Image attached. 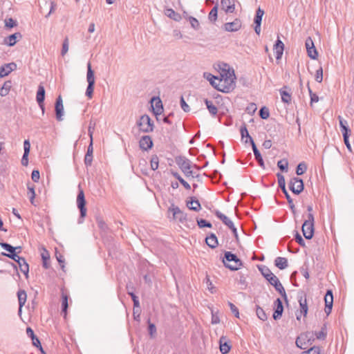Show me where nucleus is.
<instances>
[{"instance_id":"obj_1","label":"nucleus","mask_w":354,"mask_h":354,"mask_svg":"<svg viewBox=\"0 0 354 354\" xmlns=\"http://www.w3.org/2000/svg\"><path fill=\"white\" fill-rule=\"evenodd\" d=\"M223 262L225 266L231 270H238L243 265L241 260L231 252H225Z\"/></svg>"},{"instance_id":"obj_2","label":"nucleus","mask_w":354,"mask_h":354,"mask_svg":"<svg viewBox=\"0 0 354 354\" xmlns=\"http://www.w3.org/2000/svg\"><path fill=\"white\" fill-rule=\"evenodd\" d=\"M140 131L144 133H150L153 131L154 123L150 117L145 114L142 115L136 122Z\"/></svg>"},{"instance_id":"obj_3","label":"nucleus","mask_w":354,"mask_h":354,"mask_svg":"<svg viewBox=\"0 0 354 354\" xmlns=\"http://www.w3.org/2000/svg\"><path fill=\"white\" fill-rule=\"evenodd\" d=\"M302 232L306 239H310L314 234V216L312 213L308 214V219L302 225Z\"/></svg>"},{"instance_id":"obj_4","label":"nucleus","mask_w":354,"mask_h":354,"mask_svg":"<svg viewBox=\"0 0 354 354\" xmlns=\"http://www.w3.org/2000/svg\"><path fill=\"white\" fill-rule=\"evenodd\" d=\"M86 80L88 82V86L86 91V95L91 98L93 93L95 77L94 72L91 68V64L90 62L87 64Z\"/></svg>"},{"instance_id":"obj_5","label":"nucleus","mask_w":354,"mask_h":354,"mask_svg":"<svg viewBox=\"0 0 354 354\" xmlns=\"http://www.w3.org/2000/svg\"><path fill=\"white\" fill-rule=\"evenodd\" d=\"M297 298L299 304L300 311L299 313H296V317L297 320H300L301 315H303L304 317H306L308 308L307 304L306 296L303 292L299 293Z\"/></svg>"},{"instance_id":"obj_6","label":"nucleus","mask_w":354,"mask_h":354,"mask_svg":"<svg viewBox=\"0 0 354 354\" xmlns=\"http://www.w3.org/2000/svg\"><path fill=\"white\" fill-rule=\"evenodd\" d=\"M289 189L295 194H299L304 189V181L301 178L294 177L289 182Z\"/></svg>"},{"instance_id":"obj_7","label":"nucleus","mask_w":354,"mask_h":354,"mask_svg":"<svg viewBox=\"0 0 354 354\" xmlns=\"http://www.w3.org/2000/svg\"><path fill=\"white\" fill-rule=\"evenodd\" d=\"M215 215L216 216L217 218L221 219L222 222L228 227V228H230L232 230L235 239L238 241L239 236L237 229L234 226L233 222L227 216H226L225 214H223L218 210H216L215 212Z\"/></svg>"},{"instance_id":"obj_8","label":"nucleus","mask_w":354,"mask_h":354,"mask_svg":"<svg viewBox=\"0 0 354 354\" xmlns=\"http://www.w3.org/2000/svg\"><path fill=\"white\" fill-rule=\"evenodd\" d=\"M85 205L86 201L84 192L82 189H80L77 196V205L80 211V218L79 219V223H82V219H83L86 215V209L85 207Z\"/></svg>"},{"instance_id":"obj_9","label":"nucleus","mask_w":354,"mask_h":354,"mask_svg":"<svg viewBox=\"0 0 354 354\" xmlns=\"http://www.w3.org/2000/svg\"><path fill=\"white\" fill-rule=\"evenodd\" d=\"M222 77L224 84H225V87H223V89H224V91H231L232 90H233L236 86V76L234 71H232V73L228 71L227 73L225 74V77H223V75H222Z\"/></svg>"},{"instance_id":"obj_10","label":"nucleus","mask_w":354,"mask_h":354,"mask_svg":"<svg viewBox=\"0 0 354 354\" xmlns=\"http://www.w3.org/2000/svg\"><path fill=\"white\" fill-rule=\"evenodd\" d=\"M308 55L313 59H316L318 57V52L314 45L311 37H308L305 42Z\"/></svg>"},{"instance_id":"obj_11","label":"nucleus","mask_w":354,"mask_h":354,"mask_svg":"<svg viewBox=\"0 0 354 354\" xmlns=\"http://www.w3.org/2000/svg\"><path fill=\"white\" fill-rule=\"evenodd\" d=\"M175 161L181 171H184L186 169H189L192 167V162L185 156H177L175 158Z\"/></svg>"},{"instance_id":"obj_12","label":"nucleus","mask_w":354,"mask_h":354,"mask_svg":"<svg viewBox=\"0 0 354 354\" xmlns=\"http://www.w3.org/2000/svg\"><path fill=\"white\" fill-rule=\"evenodd\" d=\"M151 106L154 115H158L163 111V106L161 100L158 97H153L151 100Z\"/></svg>"},{"instance_id":"obj_13","label":"nucleus","mask_w":354,"mask_h":354,"mask_svg":"<svg viewBox=\"0 0 354 354\" xmlns=\"http://www.w3.org/2000/svg\"><path fill=\"white\" fill-rule=\"evenodd\" d=\"M153 145V140L149 136H142L139 141V146L143 151H148L151 149Z\"/></svg>"},{"instance_id":"obj_14","label":"nucleus","mask_w":354,"mask_h":354,"mask_svg":"<svg viewBox=\"0 0 354 354\" xmlns=\"http://www.w3.org/2000/svg\"><path fill=\"white\" fill-rule=\"evenodd\" d=\"M274 311L272 315L273 319L277 320L281 318L283 312V306L281 299L277 298L274 302Z\"/></svg>"},{"instance_id":"obj_15","label":"nucleus","mask_w":354,"mask_h":354,"mask_svg":"<svg viewBox=\"0 0 354 354\" xmlns=\"http://www.w3.org/2000/svg\"><path fill=\"white\" fill-rule=\"evenodd\" d=\"M45 99V89L42 85H39L38 86V90L37 92L36 100L37 103L39 104V107L41 109L42 113H44L45 108L44 104V101Z\"/></svg>"},{"instance_id":"obj_16","label":"nucleus","mask_w":354,"mask_h":354,"mask_svg":"<svg viewBox=\"0 0 354 354\" xmlns=\"http://www.w3.org/2000/svg\"><path fill=\"white\" fill-rule=\"evenodd\" d=\"M55 111L57 120L62 121L64 115V106L61 96H59L56 100Z\"/></svg>"},{"instance_id":"obj_17","label":"nucleus","mask_w":354,"mask_h":354,"mask_svg":"<svg viewBox=\"0 0 354 354\" xmlns=\"http://www.w3.org/2000/svg\"><path fill=\"white\" fill-rule=\"evenodd\" d=\"M89 135L91 138V142L88 147L87 152L84 157V163L87 166H90L92 163L93 160V136L92 133L91 132V130L89 129Z\"/></svg>"},{"instance_id":"obj_18","label":"nucleus","mask_w":354,"mask_h":354,"mask_svg":"<svg viewBox=\"0 0 354 354\" xmlns=\"http://www.w3.org/2000/svg\"><path fill=\"white\" fill-rule=\"evenodd\" d=\"M241 27V21L239 19H235L232 22L225 23L224 29L227 32H235L239 30Z\"/></svg>"},{"instance_id":"obj_19","label":"nucleus","mask_w":354,"mask_h":354,"mask_svg":"<svg viewBox=\"0 0 354 354\" xmlns=\"http://www.w3.org/2000/svg\"><path fill=\"white\" fill-rule=\"evenodd\" d=\"M17 65L14 62L6 64L0 68V77H3L9 75L12 71H15Z\"/></svg>"},{"instance_id":"obj_20","label":"nucleus","mask_w":354,"mask_h":354,"mask_svg":"<svg viewBox=\"0 0 354 354\" xmlns=\"http://www.w3.org/2000/svg\"><path fill=\"white\" fill-rule=\"evenodd\" d=\"M222 10L227 13H233L235 10L234 0H221Z\"/></svg>"},{"instance_id":"obj_21","label":"nucleus","mask_w":354,"mask_h":354,"mask_svg":"<svg viewBox=\"0 0 354 354\" xmlns=\"http://www.w3.org/2000/svg\"><path fill=\"white\" fill-rule=\"evenodd\" d=\"M169 210L172 212L174 218L178 219L180 222L186 220V214L178 207L172 205Z\"/></svg>"},{"instance_id":"obj_22","label":"nucleus","mask_w":354,"mask_h":354,"mask_svg":"<svg viewBox=\"0 0 354 354\" xmlns=\"http://www.w3.org/2000/svg\"><path fill=\"white\" fill-rule=\"evenodd\" d=\"M284 50V44L282 41L278 37L274 45V50L276 54V59H280L282 57L283 52Z\"/></svg>"},{"instance_id":"obj_23","label":"nucleus","mask_w":354,"mask_h":354,"mask_svg":"<svg viewBox=\"0 0 354 354\" xmlns=\"http://www.w3.org/2000/svg\"><path fill=\"white\" fill-rule=\"evenodd\" d=\"M30 144L28 140H25L24 142V153L21 159V164L24 166H27L28 163V156L30 152Z\"/></svg>"},{"instance_id":"obj_24","label":"nucleus","mask_w":354,"mask_h":354,"mask_svg":"<svg viewBox=\"0 0 354 354\" xmlns=\"http://www.w3.org/2000/svg\"><path fill=\"white\" fill-rule=\"evenodd\" d=\"M187 206L189 209L195 212H198L201 209L198 200L196 199L195 197H190V201H187Z\"/></svg>"},{"instance_id":"obj_25","label":"nucleus","mask_w":354,"mask_h":354,"mask_svg":"<svg viewBox=\"0 0 354 354\" xmlns=\"http://www.w3.org/2000/svg\"><path fill=\"white\" fill-rule=\"evenodd\" d=\"M252 151L254 152L255 160L258 162L259 166L262 168H265L264 162L263 160V158L261 156V154L259 149H257L254 142H252V145H251Z\"/></svg>"},{"instance_id":"obj_26","label":"nucleus","mask_w":354,"mask_h":354,"mask_svg":"<svg viewBox=\"0 0 354 354\" xmlns=\"http://www.w3.org/2000/svg\"><path fill=\"white\" fill-rule=\"evenodd\" d=\"M205 242L206 244L212 249L216 248L218 245L217 237L213 233H211L205 238Z\"/></svg>"},{"instance_id":"obj_27","label":"nucleus","mask_w":354,"mask_h":354,"mask_svg":"<svg viewBox=\"0 0 354 354\" xmlns=\"http://www.w3.org/2000/svg\"><path fill=\"white\" fill-rule=\"evenodd\" d=\"M274 265L280 270L286 269L288 266V260L285 257H278L274 260Z\"/></svg>"},{"instance_id":"obj_28","label":"nucleus","mask_w":354,"mask_h":354,"mask_svg":"<svg viewBox=\"0 0 354 354\" xmlns=\"http://www.w3.org/2000/svg\"><path fill=\"white\" fill-rule=\"evenodd\" d=\"M240 133H241L242 139H243L244 138H246V140H245V143H248V142L249 140L250 143L251 145H252V142H254V140H253L252 138L250 136V135L249 134L248 131L246 127V125L245 124L241 127Z\"/></svg>"},{"instance_id":"obj_29","label":"nucleus","mask_w":354,"mask_h":354,"mask_svg":"<svg viewBox=\"0 0 354 354\" xmlns=\"http://www.w3.org/2000/svg\"><path fill=\"white\" fill-rule=\"evenodd\" d=\"M17 297L19 305V313H20L21 312V308L26 301L27 295L24 290H19L17 292Z\"/></svg>"},{"instance_id":"obj_30","label":"nucleus","mask_w":354,"mask_h":354,"mask_svg":"<svg viewBox=\"0 0 354 354\" xmlns=\"http://www.w3.org/2000/svg\"><path fill=\"white\" fill-rule=\"evenodd\" d=\"M20 270L26 275V278L28 277V274L29 271V266L27 263L26 261L24 258H21L18 262H17Z\"/></svg>"},{"instance_id":"obj_31","label":"nucleus","mask_w":354,"mask_h":354,"mask_svg":"<svg viewBox=\"0 0 354 354\" xmlns=\"http://www.w3.org/2000/svg\"><path fill=\"white\" fill-rule=\"evenodd\" d=\"M275 288V290L281 295V297L283 298L285 302L288 304V300L287 297V295L286 293L285 289L280 281L279 283H277L276 284H274L273 286Z\"/></svg>"},{"instance_id":"obj_32","label":"nucleus","mask_w":354,"mask_h":354,"mask_svg":"<svg viewBox=\"0 0 354 354\" xmlns=\"http://www.w3.org/2000/svg\"><path fill=\"white\" fill-rule=\"evenodd\" d=\"M165 14L166 16L169 17L170 19H174V21H178L181 19V16L178 12H175L171 8H167L165 10Z\"/></svg>"},{"instance_id":"obj_33","label":"nucleus","mask_w":354,"mask_h":354,"mask_svg":"<svg viewBox=\"0 0 354 354\" xmlns=\"http://www.w3.org/2000/svg\"><path fill=\"white\" fill-rule=\"evenodd\" d=\"M288 88L287 86H283L281 89H280L279 92L281 97V100L284 103L289 104L291 102V95L288 91L284 89Z\"/></svg>"},{"instance_id":"obj_34","label":"nucleus","mask_w":354,"mask_h":354,"mask_svg":"<svg viewBox=\"0 0 354 354\" xmlns=\"http://www.w3.org/2000/svg\"><path fill=\"white\" fill-rule=\"evenodd\" d=\"M205 103L207 106V109H208L209 113L213 116L216 115L218 112V109L215 105H214L213 102L211 100H209L208 99H205Z\"/></svg>"},{"instance_id":"obj_35","label":"nucleus","mask_w":354,"mask_h":354,"mask_svg":"<svg viewBox=\"0 0 354 354\" xmlns=\"http://www.w3.org/2000/svg\"><path fill=\"white\" fill-rule=\"evenodd\" d=\"M21 37V35L19 32H16L8 37L6 38V42L9 46H12L16 44L17 39Z\"/></svg>"},{"instance_id":"obj_36","label":"nucleus","mask_w":354,"mask_h":354,"mask_svg":"<svg viewBox=\"0 0 354 354\" xmlns=\"http://www.w3.org/2000/svg\"><path fill=\"white\" fill-rule=\"evenodd\" d=\"M223 337L220 339V351L223 354H227L230 352L231 346L227 342H223Z\"/></svg>"},{"instance_id":"obj_37","label":"nucleus","mask_w":354,"mask_h":354,"mask_svg":"<svg viewBox=\"0 0 354 354\" xmlns=\"http://www.w3.org/2000/svg\"><path fill=\"white\" fill-rule=\"evenodd\" d=\"M0 245L2 248L9 252L8 254H12L16 252V250H19V252L21 251V247H13L7 243H1Z\"/></svg>"},{"instance_id":"obj_38","label":"nucleus","mask_w":354,"mask_h":354,"mask_svg":"<svg viewBox=\"0 0 354 354\" xmlns=\"http://www.w3.org/2000/svg\"><path fill=\"white\" fill-rule=\"evenodd\" d=\"M11 88V82L7 81L6 82L2 87L0 88V95L6 96L8 94Z\"/></svg>"},{"instance_id":"obj_39","label":"nucleus","mask_w":354,"mask_h":354,"mask_svg":"<svg viewBox=\"0 0 354 354\" xmlns=\"http://www.w3.org/2000/svg\"><path fill=\"white\" fill-rule=\"evenodd\" d=\"M256 314L258 318L262 321H266L268 318L267 315L264 310L259 305L256 306Z\"/></svg>"},{"instance_id":"obj_40","label":"nucleus","mask_w":354,"mask_h":354,"mask_svg":"<svg viewBox=\"0 0 354 354\" xmlns=\"http://www.w3.org/2000/svg\"><path fill=\"white\" fill-rule=\"evenodd\" d=\"M277 167L283 172H287L288 168V161L286 158L281 159L278 161Z\"/></svg>"},{"instance_id":"obj_41","label":"nucleus","mask_w":354,"mask_h":354,"mask_svg":"<svg viewBox=\"0 0 354 354\" xmlns=\"http://www.w3.org/2000/svg\"><path fill=\"white\" fill-rule=\"evenodd\" d=\"M204 77L206 78L209 82L210 84L213 87H214V86L217 83L218 80L219 79L218 77L209 73H204Z\"/></svg>"},{"instance_id":"obj_42","label":"nucleus","mask_w":354,"mask_h":354,"mask_svg":"<svg viewBox=\"0 0 354 354\" xmlns=\"http://www.w3.org/2000/svg\"><path fill=\"white\" fill-rule=\"evenodd\" d=\"M324 301H325V306L333 305V295L331 290H328L325 297H324Z\"/></svg>"},{"instance_id":"obj_43","label":"nucleus","mask_w":354,"mask_h":354,"mask_svg":"<svg viewBox=\"0 0 354 354\" xmlns=\"http://www.w3.org/2000/svg\"><path fill=\"white\" fill-rule=\"evenodd\" d=\"M218 17V5L214 6L208 15V19L212 22H215Z\"/></svg>"},{"instance_id":"obj_44","label":"nucleus","mask_w":354,"mask_h":354,"mask_svg":"<svg viewBox=\"0 0 354 354\" xmlns=\"http://www.w3.org/2000/svg\"><path fill=\"white\" fill-rule=\"evenodd\" d=\"M264 15V11L259 8L256 12V15L254 19V23L255 24H261V21L263 16Z\"/></svg>"},{"instance_id":"obj_45","label":"nucleus","mask_w":354,"mask_h":354,"mask_svg":"<svg viewBox=\"0 0 354 354\" xmlns=\"http://www.w3.org/2000/svg\"><path fill=\"white\" fill-rule=\"evenodd\" d=\"M306 339L307 335H301V336L298 337L296 339L297 346L301 349H306V347L304 346V344H306L305 341Z\"/></svg>"},{"instance_id":"obj_46","label":"nucleus","mask_w":354,"mask_h":354,"mask_svg":"<svg viewBox=\"0 0 354 354\" xmlns=\"http://www.w3.org/2000/svg\"><path fill=\"white\" fill-rule=\"evenodd\" d=\"M307 170V165L304 162L298 164L296 168V174L298 176L302 175Z\"/></svg>"},{"instance_id":"obj_47","label":"nucleus","mask_w":354,"mask_h":354,"mask_svg":"<svg viewBox=\"0 0 354 354\" xmlns=\"http://www.w3.org/2000/svg\"><path fill=\"white\" fill-rule=\"evenodd\" d=\"M62 313L64 314V317H66L68 308V296L64 293H62Z\"/></svg>"},{"instance_id":"obj_48","label":"nucleus","mask_w":354,"mask_h":354,"mask_svg":"<svg viewBox=\"0 0 354 354\" xmlns=\"http://www.w3.org/2000/svg\"><path fill=\"white\" fill-rule=\"evenodd\" d=\"M159 158L157 155H153L151 158L150 165L151 169L153 171L158 168Z\"/></svg>"},{"instance_id":"obj_49","label":"nucleus","mask_w":354,"mask_h":354,"mask_svg":"<svg viewBox=\"0 0 354 354\" xmlns=\"http://www.w3.org/2000/svg\"><path fill=\"white\" fill-rule=\"evenodd\" d=\"M259 115L263 120L268 119L270 116L269 109L266 106L261 107L259 111Z\"/></svg>"},{"instance_id":"obj_50","label":"nucleus","mask_w":354,"mask_h":354,"mask_svg":"<svg viewBox=\"0 0 354 354\" xmlns=\"http://www.w3.org/2000/svg\"><path fill=\"white\" fill-rule=\"evenodd\" d=\"M277 176L278 179L279 187L281 188V191H285V189L286 188L284 176L280 173H277Z\"/></svg>"},{"instance_id":"obj_51","label":"nucleus","mask_w":354,"mask_h":354,"mask_svg":"<svg viewBox=\"0 0 354 354\" xmlns=\"http://www.w3.org/2000/svg\"><path fill=\"white\" fill-rule=\"evenodd\" d=\"M27 194L30 198V201L31 204L35 205V192L34 187H30V186L28 185Z\"/></svg>"},{"instance_id":"obj_52","label":"nucleus","mask_w":354,"mask_h":354,"mask_svg":"<svg viewBox=\"0 0 354 354\" xmlns=\"http://www.w3.org/2000/svg\"><path fill=\"white\" fill-rule=\"evenodd\" d=\"M326 330V326L324 324L323 325V326L322 327L321 330L319 331L318 333H315L316 337L319 339H324L327 335Z\"/></svg>"},{"instance_id":"obj_53","label":"nucleus","mask_w":354,"mask_h":354,"mask_svg":"<svg viewBox=\"0 0 354 354\" xmlns=\"http://www.w3.org/2000/svg\"><path fill=\"white\" fill-rule=\"evenodd\" d=\"M308 93H309V95H310V105L312 106L313 105V103L314 102H317L319 101V97L318 95L313 93L310 88V87L309 86V83H308Z\"/></svg>"},{"instance_id":"obj_54","label":"nucleus","mask_w":354,"mask_h":354,"mask_svg":"<svg viewBox=\"0 0 354 354\" xmlns=\"http://www.w3.org/2000/svg\"><path fill=\"white\" fill-rule=\"evenodd\" d=\"M225 84H224L223 79L219 78L214 88H216L217 91H221L223 93H229L230 91H224V89H223V88L225 87Z\"/></svg>"},{"instance_id":"obj_55","label":"nucleus","mask_w":354,"mask_h":354,"mask_svg":"<svg viewBox=\"0 0 354 354\" xmlns=\"http://www.w3.org/2000/svg\"><path fill=\"white\" fill-rule=\"evenodd\" d=\"M197 224L200 228L203 227H212V225L210 222L207 221L206 220L203 218L198 219L197 220Z\"/></svg>"},{"instance_id":"obj_56","label":"nucleus","mask_w":354,"mask_h":354,"mask_svg":"<svg viewBox=\"0 0 354 354\" xmlns=\"http://www.w3.org/2000/svg\"><path fill=\"white\" fill-rule=\"evenodd\" d=\"M258 268L259 271L261 272V274L266 278L267 277H269L270 273H272L271 270L266 266H258Z\"/></svg>"},{"instance_id":"obj_57","label":"nucleus","mask_w":354,"mask_h":354,"mask_svg":"<svg viewBox=\"0 0 354 354\" xmlns=\"http://www.w3.org/2000/svg\"><path fill=\"white\" fill-rule=\"evenodd\" d=\"M301 354H320V348L319 346H313L308 351L302 352Z\"/></svg>"},{"instance_id":"obj_58","label":"nucleus","mask_w":354,"mask_h":354,"mask_svg":"<svg viewBox=\"0 0 354 354\" xmlns=\"http://www.w3.org/2000/svg\"><path fill=\"white\" fill-rule=\"evenodd\" d=\"M266 279L272 286H274V284H276L279 281V279L272 272L270 273L269 277H267Z\"/></svg>"},{"instance_id":"obj_59","label":"nucleus","mask_w":354,"mask_h":354,"mask_svg":"<svg viewBox=\"0 0 354 354\" xmlns=\"http://www.w3.org/2000/svg\"><path fill=\"white\" fill-rule=\"evenodd\" d=\"M315 80L321 83L323 80V69L322 67L320 66L317 71L315 74Z\"/></svg>"},{"instance_id":"obj_60","label":"nucleus","mask_w":354,"mask_h":354,"mask_svg":"<svg viewBox=\"0 0 354 354\" xmlns=\"http://www.w3.org/2000/svg\"><path fill=\"white\" fill-rule=\"evenodd\" d=\"M68 46H69L68 39L66 37L64 40V42L62 44V51H61V54L62 56L66 55L67 53V52L68 51Z\"/></svg>"},{"instance_id":"obj_61","label":"nucleus","mask_w":354,"mask_h":354,"mask_svg":"<svg viewBox=\"0 0 354 354\" xmlns=\"http://www.w3.org/2000/svg\"><path fill=\"white\" fill-rule=\"evenodd\" d=\"M2 255L3 256H6L10 259H12V260H14L15 262H18L22 257H19L17 253L16 252H15L14 253L12 254H6V253H4V252H2Z\"/></svg>"},{"instance_id":"obj_62","label":"nucleus","mask_w":354,"mask_h":354,"mask_svg":"<svg viewBox=\"0 0 354 354\" xmlns=\"http://www.w3.org/2000/svg\"><path fill=\"white\" fill-rule=\"evenodd\" d=\"M189 22H190L192 27L194 29L198 30L199 28L200 24H199L198 21L196 18H194L193 17H190Z\"/></svg>"},{"instance_id":"obj_63","label":"nucleus","mask_w":354,"mask_h":354,"mask_svg":"<svg viewBox=\"0 0 354 354\" xmlns=\"http://www.w3.org/2000/svg\"><path fill=\"white\" fill-rule=\"evenodd\" d=\"M228 304H229V306L230 308L232 313L234 315V316L236 317L239 318V312L238 308L231 302H228Z\"/></svg>"},{"instance_id":"obj_64","label":"nucleus","mask_w":354,"mask_h":354,"mask_svg":"<svg viewBox=\"0 0 354 354\" xmlns=\"http://www.w3.org/2000/svg\"><path fill=\"white\" fill-rule=\"evenodd\" d=\"M180 102L181 108L185 112H189L190 111V108H189V105L186 103V102L183 96H181V97H180Z\"/></svg>"}]
</instances>
